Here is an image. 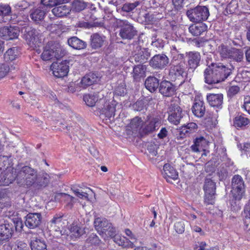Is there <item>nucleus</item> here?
Wrapping results in <instances>:
<instances>
[{"mask_svg": "<svg viewBox=\"0 0 250 250\" xmlns=\"http://www.w3.org/2000/svg\"><path fill=\"white\" fill-rule=\"evenodd\" d=\"M98 93L86 94L83 96V101L87 105L93 107L98 100Z\"/></svg>", "mask_w": 250, "mask_h": 250, "instance_id": "72a5a7b5", "label": "nucleus"}, {"mask_svg": "<svg viewBox=\"0 0 250 250\" xmlns=\"http://www.w3.org/2000/svg\"><path fill=\"white\" fill-rule=\"evenodd\" d=\"M14 180L16 181V176H15L9 170L0 174V186L8 185Z\"/></svg>", "mask_w": 250, "mask_h": 250, "instance_id": "473e14b6", "label": "nucleus"}, {"mask_svg": "<svg viewBox=\"0 0 250 250\" xmlns=\"http://www.w3.org/2000/svg\"><path fill=\"white\" fill-rule=\"evenodd\" d=\"M19 35L20 29L17 26H5L0 28V37L6 41L17 39Z\"/></svg>", "mask_w": 250, "mask_h": 250, "instance_id": "f8f14e48", "label": "nucleus"}, {"mask_svg": "<svg viewBox=\"0 0 250 250\" xmlns=\"http://www.w3.org/2000/svg\"><path fill=\"white\" fill-rule=\"evenodd\" d=\"M69 231L70 236L72 239L79 238L84 233L83 228L74 224L71 226Z\"/></svg>", "mask_w": 250, "mask_h": 250, "instance_id": "4c0bfd02", "label": "nucleus"}, {"mask_svg": "<svg viewBox=\"0 0 250 250\" xmlns=\"http://www.w3.org/2000/svg\"><path fill=\"white\" fill-rule=\"evenodd\" d=\"M188 128L186 127V126H182L178 131V134H177V138L178 139H183L185 138L187 136L189 135L190 133L189 132V130Z\"/></svg>", "mask_w": 250, "mask_h": 250, "instance_id": "4d7b16f0", "label": "nucleus"}, {"mask_svg": "<svg viewBox=\"0 0 250 250\" xmlns=\"http://www.w3.org/2000/svg\"><path fill=\"white\" fill-rule=\"evenodd\" d=\"M159 90L160 93L164 96L170 97L174 94L176 91V86L170 82L164 80L160 83Z\"/></svg>", "mask_w": 250, "mask_h": 250, "instance_id": "aec40b11", "label": "nucleus"}, {"mask_svg": "<svg viewBox=\"0 0 250 250\" xmlns=\"http://www.w3.org/2000/svg\"><path fill=\"white\" fill-rule=\"evenodd\" d=\"M205 193L214 192L216 191V184L211 179L207 178L205 181L204 186Z\"/></svg>", "mask_w": 250, "mask_h": 250, "instance_id": "79ce46f5", "label": "nucleus"}, {"mask_svg": "<svg viewBox=\"0 0 250 250\" xmlns=\"http://www.w3.org/2000/svg\"><path fill=\"white\" fill-rule=\"evenodd\" d=\"M117 24L120 28L119 36L124 40H131L137 34L134 26L126 20H119Z\"/></svg>", "mask_w": 250, "mask_h": 250, "instance_id": "1a4fd4ad", "label": "nucleus"}, {"mask_svg": "<svg viewBox=\"0 0 250 250\" xmlns=\"http://www.w3.org/2000/svg\"><path fill=\"white\" fill-rule=\"evenodd\" d=\"M94 225L98 232L104 239L112 237L116 233L115 228L105 218L100 217L96 218Z\"/></svg>", "mask_w": 250, "mask_h": 250, "instance_id": "423d86ee", "label": "nucleus"}, {"mask_svg": "<svg viewBox=\"0 0 250 250\" xmlns=\"http://www.w3.org/2000/svg\"><path fill=\"white\" fill-rule=\"evenodd\" d=\"M187 67L183 62H180L176 64H171L168 76L170 79L173 81H180L179 85L185 82V78H188V76H191V73L188 69L187 70Z\"/></svg>", "mask_w": 250, "mask_h": 250, "instance_id": "20e7f679", "label": "nucleus"}, {"mask_svg": "<svg viewBox=\"0 0 250 250\" xmlns=\"http://www.w3.org/2000/svg\"><path fill=\"white\" fill-rule=\"evenodd\" d=\"M115 92V94L118 96H124L126 93L125 85L124 84H121L116 87Z\"/></svg>", "mask_w": 250, "mask_h": 250, "instance_id": "0e129e2a", "label": "nucleus"}, {"mask_svg": "<svg viewBox=\"0 0 250 250\" xmlns=\"http://www.w3.org/2000/svg\"><path fill=\"white\" fill-rule=\"evenodd\" d=\"M11 12V9L9 5L0 4V16H9Z\"/></svg>", "mask_w": 250, "mask_h": 250, "instance_id": "5fc2aeb1", "label": "nucleus"}, {"mask_svg": "<svg viewBox=\"0 0 250 250\" xmlns=\"http://www.w3.org/2000/svg\"><path fill=\"white\" fill-rule=\"evenodd\" d=\"M140 4L139 1H135L133 3H125L122 7V11L126 13L132 11Z\"/></svg>", "mask_w": 250, "mask_h": 250, "instance_id": "de8ad7c7", "label": "nucleus"}, {"mask_svg": "<svg viewBox=\"0 0 250 250\" xmlns=\"http://www.w3.org/2000/svg\"><path fill=\"white\" fill-rule=\"evenodd\" d=\"M146 67L143 65H135L133 70V78L135 81L139 82L146 76Z\"/></svg>", "mask_w": 250, "mask_h": 250, "instance_id": "7c9ffc66", "label": "nucleus"}, {"mask_svg": "<svg viewBox=\"0 0 250 250\" xmlns=\"http://www.w3.org/2000/svg\"><path fill=\"white\" fill-rule=\"evenodd\" d=\"M185 222L184 221H177L174 224V229L178 234H182L185 231Z\"/></svg>", "mask_w": 250, "mask_h": 250, "instance_id": "8fccbe9b", "label": "nucleus"}, {"mask_svg": "<svg viewBox=\"0 0 250 250\" xmlns=\"http://www.w3.org/2000/svg\"><path fill=\"white\" fill-rule=\"evenodd\" d=\"M30 247L31 250H47L45 243L40 240L32 242Z\"/></svg>", "mask_w": 250, "mask_h": 250, "instance_id": "49530a36", "label": "nucleus"}, {"mask_svg": "<svg viewBox=\"0 0 250 250\" xmlns=\"http://www.w3.org/2000/svg\"><path fill=\"white\" fill-rule=\"evenodd\" d=\"M56 200L60 199L62 201H64L67 202V205L71 204L70 206L72 205V202H74L75 198L70 195L65 193H57L55 196Z\"/></svg>", "mask_w": 250, "mask_h": 250, "instance_id": "c03bdc74", "label": "nucleus"}, {"mask_svg": "<svg viewBox=\"0 0 250 250\" xmlns=\"http://www.w3.org/2000/svg\"><path fill=\"white\" fill-rule=\"evenodd\" d=\"M207 25L203 22L191 24L188 28L189 32L194 36H199L207 30Z\"/></svg>", "mask_w": 250, "mask_h": 250, "instance_id": "393cba45", "label": "nucleus"}, {"mask_svg": "<svg viewBox=\"0 0 250 250\" xmlns=\"http://www.w3.org/2000/svg\"><path fill=\"white\" fill-rule=\"evenodd\" d=\"M56 5L52 10V12L54 16L57 17H62L69 14L70 10L69 7L64 4H62Z\"/></svg>", "mask_w": 250, "mask_h": 250, "instance_id": "c756f323", "label": "nucleus"}, {"mask_svg": "<svg viewBox=\"0 0 250 250\" xmlns=\"http://www.w3.org/2000/svg\"><path fill=\"white\" fill-rule=\"evenodd\" d=\"M250 120L242 115H238L235 117L233 120V125L237 128H243L250 124Z\"/></svg>", "mask_w": 250, "mask_h": 250, "instance_id": "f704fd0d", "label": "nucleus"}, {"mask_svg": "<svg viewBox=\"0 0 250 250\" xmlns=\"http://www.w3.org/2000/svg\"><path fill=\"white\" fill-rule=\"evenodd\" d=\"M244 58V53L241 49L233 48L229 59L241 62Z\"/></svg>", "mask_w": 250, "mask_h": 250, "instance_id": "a19ab883", "label": "nucleus"}, {"mask_svg": "<svg viewBox=\"0 0 250 250\" xmlns=\"http://www.w3.org/2000/svg\"><path fill=\"white\" fill-rule=\"evenodd\" d=\"M191 110L196 117L198 118L203 117L206 111L205 104L204 101L195 100L191 107Z\"/></svg>", "mask_w": 250, "mask_h": 250, "instance_id": "5701e85b", "label": "nucleus"}, {"mask_svg": "<svg viewBox=\"0 0 250 250\" xmlns=\"http://www.w3.org/2000/svg\"><path fill=\"white\" fill-rule=\"evenodd\" d=\"M208 67L204 71L205 82L208 84L218 83L225 81L232 74L234 66L230 64L213 62L208 57Z\"/></svg>", "mask_w": 250, "mask_h": 250, "instance_id": "f03ea898", "label": "nucleus"}, {"mask_svg": "<svg viewBox=\"0 0 250 250\" xmlns=\"http://www.w3.org/2000/svg\"><path fill=\"white\" fill-rule=\"evenodd\" d=\"M67 43L70 46L76 50L84 49L87 47V43L85 42L75 36L68 39Z\"/></svg>", "mask_w": 250, "mask_h": 250, "instance_id": "c85d7f7f", "label": "nucleus"}, {"mask_svg": "<svg viewBox=\"0 0 250 250\" xmlns=\"http://www.w3.org/2000/svg\"><path fill=\"white\" fill-rule=\"evenodd\" d=\"M9 66L6 63L0 64V80L4 78L9 72Z\"/></svg>", "mask_w": 250, "mask_h": 250, "instance_id": "6e6d98bb", "label": "nucleus"}, {"mask_svg": "<svg viewBox=\"0 0 250 250\" xmlns=\"http://www.w3.org/2000/svg\"><path fill=\"white\" fill-rule=\"evenodd\" d=\"M187 0H172V2L174 7L177 10L181 9L185 1Z\"/></svg>", "mask_w": 250, "mask_h": 250, "instance_id": "338daca9", "label": "nucleus"}, {"mask_svg": "<svg viewBox=\"0 0 250 250\" xmlns=\"http://www.w3.org/2000/svg\"><path fill=\"white\" fill-rule=\"evenodd\" d=\"M87 5L85 2L81 0H75L72 4V9L76 12H80L84 10Z\"/></svg>", "mask_w": 250, "mask_h": 250, "instance_id": "a18cd8bd", "label": "nucleus"}, {"mask_svg": "<svg viewBox=\"0 0 250 250\" xmlns=\"http://www.w3.org/2000/svg\"><path fill=\"white\" fill-rule=\"evenodd\" d=\"M42 215L40 213H29L25 217V226L30 229H34L41 223Z\"/></svg>", "mask_w": 250, "mask_h": 250, "instance_id": "a211bd4d", "label": "nucleus"}, {"mask_svg": "<svg viewBox=\"0 0 250 250\" xmlns=\"http://www.w3.org/2000/svg\"><path fill=\"white\" fill-rule=\"evenodd\" d=\"M46 13L41 7L34 8L30 10V17L36 23H40L43 21Z\"/></svg>", "mask_w": 250, "mask_h": 250, "instance_id": "a878e982", "label": "nucleus"}, {"mask_svg": "<svg viewBox=\"0 0 250 250\" xmlns=\"http://www.w3.org/2000/svg\"><path fill=\"white\" fill-rule=\"evenodd\" d=\"M11 206L10 199L6 189L0 190V208H7Z\"/></svg>", "mask_w": 250, "mask_h": 250, "instance_id": "c9c22d12", "label": "nucleus"}, {"mask_svg": "<svg viewBox=\"0 0 250 250\" xmlns=\"http://www.w3.org/2000/svg\"><path fill=\"white\" fill-rule=\"evenodd\" d=\"M67 0H41V3L44 6L53 7L61 3H65Z\"/></svg>", "mask_w": 250, "mask_h": 250, "instance_id": "09e8293b", "label": "nucleus"}, {"mask_svg": "<svg viewBox=\"0 0 250 250\" xmlns=\"http://www.w3.org/2000/svg\"><path fill=\"white\" fill-rule=\"evenodd\" d=\"M204 202L207 205H213L214 203L215 193H205Z\"/></svg>", "mask_w": 250, "mask_h": 250, "instance_id": "864d4df0", "label": "nucleus"}, {"mask_svg": "<svg viewBox=\"0 0 250 250\" xmlns=\"http://www.w3.org/2000/svg\"><path fill=\"white\" fill-rule=\"evenodd\" d=\"M195 143H196L197 145L201 148L202 150H204V147L207 144L206 140L203 137H200L197 138L194 140Z\"/></svg>", "mask_w": 250, "mask_h": 250, "instance_id": "69168bd1", "label": "nucleus"}, {"mask_svg": "<svg viewBox=\"0 0 250 250\" xmlns=\"http://www.w3.org/2000/svg\"><path fill=\"white\" fill-rule=\"evenodd\" d=\"M49 181L48 174H38L37 170L30 166H24L17 169L16 183L20 187L41 189L47 186Z\"/></svg>", "mask_w": 250, "mask_h": 250, "instance_id": "f257e3e1", "label": "nucleus"}, {"mask_svg": "<svg viewBox=\"0 0 250 250\" xmlns=\"http://www.w3.org/2000/svg\"><path fill=\"white\" fill-rule=\"evenodd\" d=\"M143 124L144 122L141 118L135 117L131 120L130 127L132 132H137L142 128Z\"/></svg>", "mask_w": 250, "mask_h": 250, "instance_id": "58836bf2", "label": "nucleus"}, {"mask_svg": "<svg viewBox=\"0 0 250 250\" xmlns=\"http://www.w3.org/2000/svg\"><path fill=\"white\" fill-rule=\"evenodd\" d=\"M145 102L143 100H138L132 105L133 109L137 111H141L145 108Z\"/></svg>", "mask_w": 250, "mask_h": 250, "instance_id": "13d9d810", "label": "nucleus"}, {"mask_svg": "<svg viewBox=\"0 0 250 250\" xmlns=\"http://www.w3.org/2000/svg\"><path fill=\"white\" fill-rule=\"evenodd\" d=\"M145 21L148 23L153 24L156 21H158V18H156V15L154 12L153 13L146 14L145 16Z\"/></svg>", "mask_w": 250, "mask_h": 250, "instance_id": "680f3d73", "label": "nucleus"}, {"mask_svg": "<svg viewBox=\"0 0 250 250\" xmlns=\"http://www.w3.org/2000/svg\"><path fill=\"white\" fill-rule=\"evenodd\" d=\"M135 48L132 52V56L130 57V61L132 62L144 63L146 62L150 56L148 48H142L138 44L134 45Z\"/></svg>", "mask_w": 250, "mask_h": 250, "instance_id": "9d476101", "label": "nucleus"}, {"mask_svg": "<svg viewBox=\"0 0 250 250\" xmlns=\"http://www.w3.org/2000/svg\"><path fill=\"white\" fill-rule=\"evenodd\" d=\"M207 100L211 107L217 109H221L223 107V95L222 93L208 94L207 95Z\"/></svg>", "mask_w": 250, "mask_h": 250, "instance_id": "412c9836", "label": "nucleus"}, {"mask_svg": "<svg viewBox=\"0 0 250 250\" xmlns=\"http://www.w3.org/2000/svg\"><path fill=\"white\" fill-rule=\"evenodd\" d=\"M169 62V58L165 54H159L152 57L149 62V65L154 69L162 70L166 68Z\"/></svg>", "mask_w": 250, "mask_h": 250, "instance_id": "9b49d317", "label": "nucleus"}, {"mask_svg": "<svg viewBox=\"0 0 250 250\" xmlns=\"http://www.w3.org/2000/svg\"><path fill=\"white\" fill-rule=\"evenodd\" d=\"M1 164L2 165L3 169L8 168L10 166L11 162V153H4L3 154L0 155Z\"/></svg>", "mask_w": 250, "mask_h": 250, "instance_id": "37998d69", "label": "nucleus"}, {"mask_svg": "<svg viewBox=\"0 0 250 250\" xmlns=\"http://www.w3.org/2000/svg\"><path fill=\"white\" fill-rule=\"evenodd\" d=\"M99 78L97 74L93 73L90 72L85 75L81 80V86L85 87L90 86L99 81Z\"/></svg>", "mask_w": 250, "mask_h": 250, "instance_id": "cd10ccee", "label": "nucleus"}, {"mask_svg": "<svg viewBox=\"0 0 250 250\" xmlns=\"http://www.w3.org/2000/svg\"><path fill=\"white\" fill-rule=\"evenodd\" d=\"M240 90V87L237 85H231L229 87L227 91V96L229 99L232 98L237 94Z\"/></svg>", "mask_w": 250, "mask_h": 250, "instance_id": "3c124183", "label": "nucleus"}, {"mask_svg": "<svg viewBox=\"0 0 250 250\" xmlns=\"http://www.w3.org/2000/svg\"><path fill=\"white\" fill-rule=\"evenodd\" d=\"M18 56L17 49L15 47L11 48L7 50L3 56L5 62H12L15 60Z\"/></svg>", "mask_w": 250, "mask_h": 250, "instance_id": "ea45409f", "label": "nucleus"}, {"mask_svg": "<svg viewBox=\"0 0 250 250\" xmlns=\"http://www.w3.org/2000/svg\"><path fill=\"white\" fill-rule=\"evenodd\" d=\"M76 196L80 198H87L88 194L86 192L80 191L79 189L72 188Z\"/></svg>", "mask_w": 250, "mask_h": 250, "instance_id": "774afa93", "label": "nucleus"}, {"mask_svg": "<svg viewBox=\"0 0 250 250\" xmlns=\"http://www.w3.org/2000/svg\"><path fill=\"white\" fill-rule=\"evenodd\" d=\"M233 48L224 44H221L218 46L217 50L222 58L229 59Z\"/></svg>", "mask_w": 250, "mask_h": 250, "instance_id": "e433bc0d", "label": "nucleus"}, {"mask_svg": "<svg viewBox=\"0 0 250 250\" xmlns=\"http://www.w3.org/2000/svg\"><path fill=\"white\" fill-rule=\"evenodd\" d=\"M188 59V69L191 74L200 65L201 55L200 53L190 51L186 53Z\"/></svg>", "mask_w": 250, "mask_h": 250, "instance_id": "f3484780", "label": "nucleus"}, {"mask_svg": "<svg viewBox=\"0 0 250 250\" xmlns=\"http://www.w3.org/2000/svg\"><path fill=\"white\" fill-rule=\"evenodd\" d=\"M158 145L153 143L148 145L147 150L152 156H155L157 154Z\"/></svg>", "mask_w": 250, "mask_h": 250, "instance_id": "e2e57ef3", "label": "nucleus"}, {"mask_svg": "<svg viewBox=\"0 0 250 250\" xmlns=\"http://www.w3.org/2000/svg\"><path fill=\"white\" fill-rule=\"evenodd\" d=\"M184 113L182 109L177 104H171L169 108L168 120L171 123L177 125L180 123Z\"/></svg>", "mask_w": 250, "mask_h": 250, "instance_id": "4468645a", "label": "nucleus"}, {"mask_svg": "<svg viewBox=\"0 0 250 250\" xmlns=\"http://www.w3.org/2000/svg\"><path fill=\"white\" fill-rule=\"evenodd\" d=\"M163 175L168 182H172L170 180H176L178 177V172L169 164H166L163 167Z\"/></svg>", "mask_w": 250, "mask_h": 250, "instance_id": "b1692460", "label": "nucleus"}, {"mask_svg": "<svg viewBox=\"0 0 250 250\" xmlns=\"http://www.w3.org/2000/svg\"><path fill=\"white\" fill-rule=\"evenodd\" d=\"M63 222L62 221V216L58 215L55 216L48 223L47 228L50 231H54L56 232L55 234L57 236L60 235H62L63 233H62Z\"/></svg>", "mask_w": 250, "mask_h": 250, "instance_id": "6ab92c4d", "label": "nucleus"}, {"mask_svg": "<svg viewBox=\"0 0 250 250\" xmlns=\"http://www.w3.org/2000/svg\"><path fill=\"white\" fill-rule=\"evenodd\" d=\"M13 226L12 223L7 221L0 222V245L8 241L13 235Z\"/></svg>", "mask_w": 250, "mask_h": 250, "instance_id": "ddd939ff", "label": "nucleus"}, {"mask_svg": "<svg viewBox=\"0 0 250 250\" xmlns=\"http://www.w3.org/2000/svg\"><path fill=\"white\" fill-rule=\"evenodd\" d=\"M231 193L235 200L240 201L245 193V184L243 178L238 174L234 175L231 181Z\"/></svg>", "mask_w": 250, "mask_h": 250, "instance_id": "0eeeda50", "label": "nucleus"}, {"mask_svg": "<svg viewBox=\"0 0 250 250\" xmlns=\"http://www.w3.org/2000/svg\"><path fill=\"white\" fill-rule=\"evenodd\" d=\"M115 111V102L112 101L111 103L106 102L101 112V114L110 120L111 118L114 117Z\"/></svg>", "mask_w": 250, "mask_h": 250, "instance_id": "bb28decb", "label": "nucleus"}, {"mask_svg": "<svg viewBox=\"0 0 250 250\" xmlns=\"http://www.w3.org/2000/svg\"><path fill=\"white\" fill-rule=\"evenodd\" d=\"M68 62L66 60L61 62H54L51 65V69L54 75L57 78H62L67 75L69 71Z\"/></svg>", "mask_w": 250, "mask_h": 250, "instance_id": "2eb2a0df", "label": "nucleus"}, {"mask_svg": "<svg viewBox=\"0 0 250 250\" xmlns=\"http://www.w3.org/2000/svg\"><path fill=\"white\" fill-rule=\"evenodd\" d=\"M86 241L87 243L91 245H96L99 244L100 240L96 234L92 233L89 236Z\"/></svg>", "mask_w": 250, "mask_h": 250, "instance_id": "052dcab7", "label": "nucleus"}, {"mask_svg": "<svg viewBox=\"0 0 250 250\" xmlns=\"http://www.w3.org/2000/svg\"><path fill=\"white\" fill-rule=\"evenodd\" d=\"M12 223L13 228V233L15 231L20 232L22 231L23 227L22 221L21 219H17L16 220L13 221Z\"/></svg>", "mask_w": 250, "mask_h": 250, "instance_id": "603ef678", "label": "nucleus"}, {"mask_svg": "<svg viewBox=\"0 0 250 250\" xmlns=\"http://www.w3.org/2000/svg\"><path fill=\"white\" fill-rule=\"evenodd\" d=\"M64 55V51L62 50L59 43L50 41L43 48L41 58L43 61L59 60Z\"/></svg>", "mask_w": 250, "mask_h": 250, "instance_id": "7ed1b4c3", "label": "nucleus"}, {"mask_svg": "<svg viewBox=\"0 0 250 250\" xmlns=\"http://www.w3.org/2000/svg\"><path fill=\"white\" fill-rule=\"evenodd\" d=\"M112 237H113L114 241L119 246H121L123 247L126 246L125 242L126 238L125 237H122L119 235H116L115 233V235L114 236H112Z\"/></svg>", "mask_w": 250, "mask_h": 250, "instance_id": "bf43d9fd", "label": "nucleus"}, {"mask_svg": "<svg viewBox=\"0 0 250 250\" xmlns=\"http://www.w3.org/2000/svg\"><path fill=\"white\" fill-rule=\"evenodd\" d=\"M145 85L146 88L150 92H154L159 87L160 83L157 78L149 76L146 80Z\"/></svg>", "mask_w": 250, "mask_h": 250, "instance_id": "2f4dec72", "label": "nucleus"}, {"mask_svg": "<svg viewBox=\"0 0 250 250\" xmlns=\"http://www.w3.org/2000/svg\"><path fill=\"white\" fill-rule=\"evenodd\" d=\"M145 123L146 125L143 129V132L147 134L152 133L156 130V127L160 125L161 120L158 116L149 114L147 116Z\"/></svg>", "mask_w": 250, "mask_h": 250, "instance_id": "dca6fc26", "label": "nucleus"}, {"mask_svg": "<svg viewBox=\"0 0 250 250\" xmlns=\"http://www.w3.org/2000/svg\"><path fill=\"white\" fill-rule=\"evenodd\" d=\"M186 15L192 22H203L208 20L209 16V11L208 7L198 5L187 10Z\"/></svg>", "mask_w": 250, "mask_h": 250, "instance_id": "39448f33", "label": "nucleus"}, {"mask_svg": "<svg viewBox=\"0 0 250 250\" xmlns=\"http://www.w3.org/2000/svg\"><path fill=\"white\" fill-rule=\"evenodd\" d=\"M23 38L30 45L39 46L41 43V34L39 31L32 27H24L23 29Z\"/></svg>", "mask_w": 250, "mask_h": 250, "instance_id": "6e6552de", "label": "nucleus"}, {"mask_svg": "<svg viewBox=\"0 0 250 250\" xmlns=\"http://www.w3.org/2000/svg\"><path fill=\"white\" fill-rule=\"evenodd\" d=\"M105 37L98 33L91 34L90 38L89 45L93 49L101 48L104 44Z\"/></svg>", "mask_w": 250, "mask_h": 250, "instance_id": "4be33fe9", "label": "nucleus"}]
</instances>
